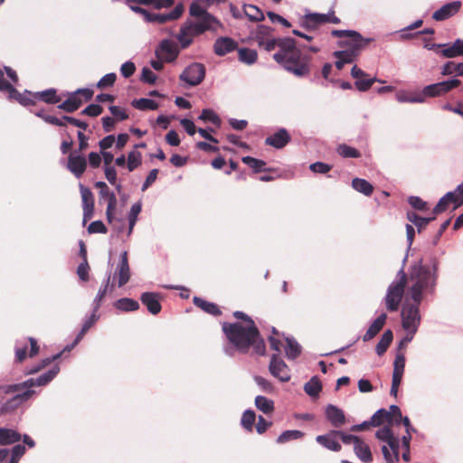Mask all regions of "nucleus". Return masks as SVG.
Here are the masks:
<instances>
[{
  "mask_svg": "<svg viewBox=\"0 0 463 463\" xmlns=\"http://www.w3.org/2000/svg\"><path fill=\"white\" fill-rule=\"evenodd\" d=\"M196 23L204 28V32H206V31L216 32L219 27L222 26L221 22L215 16L211 14L210 13L205 14L204 15L197 18Z\"/></svg>",
  "mask_w": 463,
  "mask_h": 463,
  "instance_id": "30",
  "label": "nucleus"
},
{
  "mask_svg": "<svg viewBox=\"0 0 463 463\" xmlns=\"http://www.w3.org/2000/svg\"><path fill=\"white\" fill-rule=\"evenodd\" d=\"M80 194L82 198V208H83V223L86 222L88 219H90L94 213V200L93 194L91 191L80 184Z\"/></svg>",
  "mask_w": 463,
  "mask_h": 463,
  "instance_id": "20",
  "label": "nucleus"
},
{
  "mask_svg": "<svg viewBox=\"0 0 463 463\" xmlns=\"http://www.w3.org/2000/svg\"><path fill=\"white\" fill-rule=\"evenodd\" d=\"M142 211V203L140 201L135 203L128 213V236H130L134 226L137 221V216Z\"/></svg>",
  "mask_w": 463,
  "mask_h": 463,
  "instance_id": "44",
  "label": "nucleus"
},
{
  "mask_svg": "<svg viewBox=\"0 0 463 463\" xmlns=\"http://www.w3.org/2000/svg\"><path fill=\"white\" fill-rule=\"evenodd\" d=\"M81 104V99L76 96V94H74L73 92L69 96V98L66 100H64L58 106V109H62L68 113H72L76 111Z\"/></svg>",
  "mask_w": 463,
  "mask_h": 463,
  "instance_id": "34",
  "label": "nucleus"
},
{
  "mask_svg": "<svg viewBox=\"0 0 463 463\" xmlns=\"http://www.w3.org/2000/svg\"><path fill=\"white\" fill-rule=\"evenodd\" d=\"M142 156L141 153L133 150L128 155V169L129 172L134 171L139 165H141Z\"/></svg>",
  "mask_w": 463,
  "mask_h": 463,
  "instance_id": "61",
  "label": "nucleus"
},
{
  "mask_svg": "<svg viewBox=\"0 0 463 463\" xmlns=\"http://www.w3.org/2000/svg\"><path fill=\"white\" fill-rule=\"evenodd\" d=\"M114 307L120 311L131 312V311L137 310L139 308V304L135 299L128 298H122L118 299L114 303Z\"/></svg>",
  "mask_w": 463,
  "mask_h": 463,
  "instance_id": "39",
  "label": "nucleus"
},
{
  "mask_svg": "<svg viewBox=\"0 0 463 463\" xmlns=\"http://www.w3.org/2000/svg\"><path fill=\"white\" fill-rule=\"evenodd\" d=\"M439 267V261L435 256H430L426 261L419 260L411 267L408 297L411 300L423 301L426 296L436 293Z\"/></svg>",
  "mask_w": 463,
  "mask_h": 463,
  "instance_id": "1",
  "label": "nucleus"
},
{
  "mask_svg": "<svg viewBox=\"0 0 463 463\" xmlns=\"http://www.w3.org/2000/svg\"><path fill=\"white\" fill-rule=\"evenodd\" d=\"M198 119L203 122H211L217 128H220L222 125L221 118L214 110L211 109H203L201 115L198 117Z\"/></svg>",
  "mask_w": 463,
  "mask_h": 463,
  "instance_id": "47",
  "label": "nucleus"
},
{
  "mask_svg": "<svg viewBox=\"0 0 463 463\" xmlns=\"http://www.w3.org/2000/svg\"><path fill=\"white\" fill-rule=\"evenodd\" d=\"M239 61L247 65H252L256 62L258 53L255 50L242 47L238 49Z\"/></svg>",
  "mask_w": 463,
  "mask_h": 463,
  "instance_id": "38",
  "label": "nucleus"
},
{
  "mask_svg": "<svg viewBox=\"0 0 463 463\" xmlns=\"http://www.w3.org/2000/svg\"><path fill=\"white\" fill-rule=\"evenodd\" d=\"M99 319V314H90L84 319L80 331L76 335L78 340H81L87 331Z\"/></svg>",
  "mask_w": 463,
  "mask_h": 463,
  "instance_id": "60",
  "label": "nucleus"
},
{
  "mask_svg": "<svg viewBox=\"0 0 463 463\" xmlns=\"http://www.w3.org/2000/svg\"><path fill=\"white\" fill-rule=\"evenodd\" d=\"M244 14L252 22H261L265 19L262 11L256 5H244Z\"/></svg>",
  "mask_w": 463,
  "mask_h": 463,
  "instance_id": "45",
  "label": "nucleus"
},
{
  "mask_svg": "<svg viewBox=\"0 0 463 463\" xmlns=\"http://www.w3.org/2000/svg\"><path fill=\"white\" fill-rule=\"evenodd\" d=\"M439 53L442 57L448 59L463 56V40L458 38L452 44L443 43Z\"/></svg>",
  "mask_w": 463,
  "mask_h": 463,
  "instance_id": "25",
  "label": "nucleus"
},
{
  "mask_svg": "<svg viewBox=\"0 0 463 463\" xmlns=\"http://www.w3.org/2000/svg\"><path fill=\"white\" fill-rule=\"evenodd\" d=\"M280 50L273 54V59L286 71L298 77H304L309 74V58L303 55L297 48L296 41L293 38L286 37L280 41Z\"/></svg>",
  "mask_w": 463,
  "mask_h": 463,
  "instance_id": "3",
  "label": "nucleus"
},
{
  "mask_svg": "<svg viewBox=\"0 0 463 463\" xmlns=\"http://www.w3.org/2000/svg\"><path fill=\"white\" fill-rule=\"evenodd\" d=\"M254 404L256 408L264 414H270L274 411V402L262 395H258L255 398Z\"/></svg>",
  "mask_w": 463,
  "mask_h": 463,
  "instance_id": "35",
  "label": "nucleus"
},
{
  "mask_svg": "<svg viewBox=\"0 0 463 463\" xmlns=\"http://www.w3.org/2000/svg\"><path fill=\"white\" fill-rule=\"evenodd\" d=\"M352 187L365 196H370L373 191V186L367 180L358 177L352 180Z\"/></svg>",
  "mask_w": 463,
  "mask_h": 463,
  "instance_id": "37",
  "label": "nucleus"
},
{
  "mask_svg": "<svg viewBox=\"0 0 463 463\" xmlns=\"http://www.w3.org/2000/svg\"><path fill=\"white\" fill-rule=\"evenodd\" d=\"M2 92H6L7 97L11 100H15L22 106H30L34 104L33 93L25 90L23 93L19 92L12 83L2 78Z\"/></svg>",
  "mask_w": 463,
  "mask_h": 463,
  "instance_id": "10",
  "label": "nucleus"
},
{
  "mask_svg": "<svg viewBox=\"0 0 463 463\" xmlns=\"http://www.w3.org/2000/svg\"><path fill=\"white\" fill-rule=\"evenodd\" d=\"M325 415L332 427L337 429L346 422L345 412L339 407L328 404L325 409Z\"/></svg>",
  "mask_w": 463,
  "mask_h": 463,
  "instance_id": "16",
  "label": "nucleus"
},
{
  "mask_svg": "<svg viewBox=\"0 0 463 463\" xmlns=\"http://www.w3.org/2000/svg\"><path fill=\"white\" fill-rule=\"evenodd\" d=\"M181 27L184 29L185 32L193 38L204 33V28L199 25L196 21H186L182 24Z\"/></svg>",
  "mask_w": 463,
  "mask_h": 463,
  "instance_id": "54",
  "label": "nucleus"
},
{
  "mask_svg": "<svg viewBox=\"0 0 463 463\" xmlns=\"http://www.w3.org/2000/svg\"><path fill=\"white\" fill-rule=\"evenodd\" d=\"M322 390V383L319 381L317 376H313L307 383L304 385L305 392L312 398L318 397L320 392Z\"/></svg>",
  "mask_w": 463,
  "mask_h": 463,
  "instance_id": "41",
  "label": "nucleus"
},
{
  "mask_svg": "<svg viewBox=\"0 0 463 463\" xmlns=\"http://www.w3.org/2000/svg\"><path fill=\"white\" fill-rule=\"evenodd\" d=\"M436 214L430 217H420L414 212H408L407 213V219L413 223L417 229L418 232H420L421 229L428 225L430 222L434 221L436 219Z\"/></svg>",
  "mask_w": 463,
  "mask_h": 463,
  "instance_id": "40",
  "label": "nucleus"
},
{
  "mask_svg": "<svg viewBox=\"0 0 463 463\" xmlns=\"http://www.w3.org/2000/svg\"><path fill=\"white\" fill-rule=\"evenodd\" d=\"M237 43L230 37H219L213 44L214 53L218 56H224L237 48Z\"/></svg>",
  "mask_w": 463,
  "mask_h": 463,
  "instance_id": "24",
  "label": "nucleus"
},
{
  "mask_svg": "<svg viewBox=\"0 0 463 463\" xmlns=\"http://www.w3.org/2000/svg\"><path fill=\"white\" fill-rule=\"evenodd\" d=\"M179 52V47L175 42L170 39H164L159 43L156 54L158 59L165 62H171L177 58Z\"/></svg>",
  "mask_w": 463,
  "mask_h": 463,
  "instance_id": "12",
  "label": "nucleus"
},
{
  "mask_svg": "<svg viewBox=\"0 0 463 463\" xmlns=\"http://www.w3.org/2000/svg\"><path fill=\"white\" fill-rule=\"evenodd\" d=\"M345 44L350 45V49L335 52L334 56L342 59L345 63H351L355 60L363 48H358L356 45H353L352 43H345Z\"/></svg>",
  "mask_w": 463,
  "mask_h": 463,
  "instance_id": "32",
  "label": "nucleus"
},
{
  "mask_svg": "<svg viewBox=\"0 0 463 463\" xmlns=\"http://www.w3.org/2000/svg\"><path fill=\"white\" fill-rule=\"evenodd\" d=\"M254 382L262 392L267 393H272L274 392V387L269 380L256 375L254 376Z\"/></svg>",
  "mask_w": 463,
  "mask_h": 463,
  "instance_id": "62",
  "label": "nucleus"
},
{
  "mask_svg": "<svg viewBox=\"0 0 463 463\" xmlns=\"http://www.w3.org/2000/svg\"><path fill=\"white\" fill-rule=\"evenodd\" d=\"M374 82L383 83V80L377 79L376 77L367 78L364 77L355 80L354 85L359 91L364 92L368 90Z\"/></svg>",
  "mask_w": 463,
  "mask_h": 463,
  "instance_id": "59",
  "label": "nucleus"
},
{
  "mask_svg": "<svg viewBox=\"0 0 463 463\" xmlns=\"http://www.w3.org/2000/svg\"><path fill=\"white\" fill-rule=\"evenodd\" d=\"M34 99H40L48 104H56L61 99L56 95L55 89H48L43 91L33 93Z\"/></svg>",
  "mask_w": 463,
  "mask_h": 463,
  "instance_id": "43",
  "label": "nucleus"
},
{
  "mask_svg": "<svg viewBox=\"0 0 463 463\" xmlns=\"http://www.w3.org/2000/svg\"><path fill=\"white\" fill-rule=\"evenodd\" d=\"M115 276L118 277V288H121L124 285H126L130 279V268L128 265L127 251H123L120 254V260H119V263L118 264V266L116 268Z\"/></svg>",
  "mask_w": 463,
  "mask_h": 463,
  "instance_id": "18",
  "label": "nucleus"
},
{
  "mask_svg": "<svg viewBox=\"0 0 463 463\" xmlns=\"http://www.w3.org/2000/svg\"><path fill=\"white\" fill-rule=\"evenodd\" d=\"M396 99L400 103H424L425 99L422 90L420 93L409 94L400 91L396 94Z\"/></svg>",
  "mask_w": 463,
  "mask_h": 463,
  "instance_id": "36",
  "label": "nucleus"
},
{
  "mask_svg": "<svg viewBox=\"0 0 463 463\" xmlns=\"http://www.w3.org/2000/svg\"><path fill=\"white\" fill-rule=\"evenodd\" d=\"M106 216L109 223L117 233H120L124 231L125 220L123 218L114 217L113 211L108 212V209H106Z\"/></svg>",
  "mask_w": 463,
  "mask_h": 463,
  "instance_id": "58",
  "label": "nucleus"
},
{
  "mask_svg": "<svg viewBox=\"0 0 463 463\" xmlns=\"http://www.w3.org/2000/svg\"><path fill=\"white\" fill-rule=\"evenodd\" d=\"M338 430H331L327 433L316 437V441L325 449L338 452L342 446L337 440Z\"/></svg>",
  "mask_w": 463,
  "mask_h": 463,
  "instance_id": "15",
  "label": "nucleus"
},
{
  "mask_svg": "<svg viewBox=\"0 0 463 463\" xmlns=\"http://www.w3.org/2000/svg\"><path fill=\"white\" fill-rule=\"evenodd\" d=\"M355 456L363 462L368 463L373 460V455L370 447L361 439L354 445Z\"/></svg>",
  "mask_w": 463,
  "mask_h": 463,
  "instance_id": "28",
  "label": "nucleus"
},
{
  "mask_svg": "<svg viewBox=\"0 0 463 463\" xmlns=\"http://www.w3.org/2000/svg\"><path fill=\"white\" fill-rule=\"evenodd\" d=\"M160 295L155 292H144L140 296V300L152 315H157L161 311V304L159 302Z\"/></svg>",
  "mask_w": 463,
  "mask_h": 463,
  "instance_id": "23",
  "label": "nucleus"
},
{
  "mask_svg": "<svg viewBox=\"0 0 463 463\" xmlns=\"http://www.w3.org/2000/svg\"><path fill=\"white\" fill-rule=\"evenodd\" d=\"M183 12L184 5L182 4H178L171 12L166 14L150 13L147 22L163 24L168 21L178 19L182 15Z\"/></svg>",
  "mask_w": 463,
  "mask_h": 463,
  "instance_id": "17",
  "label": "nucleus"
},
{
  "mask_svg": "<svg viewBox=\"0 0 463 463\" xmlns=\"http://www.w3.org/2000/svg\"><path fill=\"white\" fill-rule=\"evenodd\" d=\"M371 419L373 421L375 427L381 426L383 422L392 423L391 412H388V411L385 409H379L376 411Z\"/></svg>",
  "mask_w": 463,
  "mask_h": 463,
  "instance_id": "57",
  "label": "nucleus"
},
{
  "mask_svg": "<svg viewBox=\"0 0 463 463\" xmlns=\"http://www.w3.org/2000/svg\"><path fill=\"white\" fill-rule=\"evenodd\" d=\"M327 21L328 14L313 13L306 15L305 23L307 24V26L314 27L317 24L327 23Z\"/></svg>",
  "mask_w": 463,
  "mask_h": 463,
  "instance_id": "55",
  "label": "nucleus"
},
{
  "mask_svg": "<svg viewBox=\"0 0 463 463\" xmlns=\"http://www.w3.org/2000/svg\"><path fill=\"white\" fill-rule=\"evenodd\" d=\"M132 106L139 110H156L158 108L157 102L147 98L134 99L132 101Z\"/></svg>",
  "mask_w": 463,
  "mask_h": 463,
  "instance_id": "49",
  "label": "nucleus"
},
{
  "mask_svg": "<svg viewBox=\"0 0 463 463\" xmlns=\"http://www.w3.org/2000/svg\"><path fill=\"white\" fill-rule=\"evenodd\" d=\"M193 302L207 314L213 316H220L222 314L220 307L215 303L208 302L199 297H194Z\"/></svg>",
  "mask_w": 463,
  "mask_h": 463,
  "instance_id": "33",
  "label": "nucleus"
},
{
  "mask_svg": "<svg viewBox=\"0 0 463 463\" xmlns=\"http://www.w3.org/2000/svg\"><path fill=\"white\" fill-rule=\"evenodd\" d=\"M22 436L19 432L12 429L2 428V445L15 444L19 442Z\"/></svg>",
  "mask_w": 463,
  "mask_h": 463,
  "instance_id": "50",
  "label": "nucleus"
},
{
  "mask_svg": "<svg viewBox=\"0 0 463 463\" xmlns=\"http://www.w3.org/2000/svg\"><path fill=\"white\" fill-rule=\"evenodd\" d=\"M291 140V137L288 130L284 128H279L273 135L265 139V144L276 149L285 147Z\"/></svg>",
  "mask_w": 463,
  "mask_h": 463,
  "instance_id": "19",
  "label": "nucleus"
},
{
  "mask_svg": "<svg viewBox=\"0 0 463 463\" xmlns=\"http://www.w3.org/2000/svg\"><path fill=\"white\" fill-rule=\"evenodd\" d=\"M67 167L77 178H80L87 167L86 158L81 155L71 154L68 157Z\"/></svg>",
  "mask_w": 463,
  "mask_h": 463,
  "instance_id": "22",
  "label": "nucleus"
},
{
  "mask_svg": "<svg viewBox=\"0 0 463 463\" xmlns=\"http://www.w3.org/2000/svg\"><path fill=\"white\" fill-rule=\"evenodd\" d=\"M205 77V67L199 62L191 63L182 74L180 80L191 87L199 85Z\"/></svg>",
  "mask_w": 463,
  "mask_h": 463,
  "instance_id": "9",
  "label": "nucleus"
},
{
  "mask_svg": "<svg viewBox=\"0 0 463 463\" xmlns=\"http://www.w3.org/2000/svg\"><path fill=\"white\" fill-rule=\"evenodd\" d=\"M406 283L407 275L403 268H402L397 272L394 280L389 285L384 297V303L388 311L395 312L399 309L404 295Z\"/></svg>",
  "mask_w": 463,
  "mask_h": 463,
  "instance_id": "4",
  "label": "nucleus"
},
{
  "mask_svg": "<svg viewBox=\"0 0 463 463\" xmlns=\"http://www.w3.org/2000/svg\"><path fill=\"white\" fill-rule=\"evenodd\" d=\"M304 436V433L300 430H289L283 431L278 438V443H286L290 440L301 439Z\"/></svg>",
  "mask_w": 463,
  "mask_h": 463,
  "instance_id": "56",
  "label": "nucleus"
},
{
  "mask_svg": "<svg viewBox=\"0 0 463 463\" xmlns=\"http://www.w3.org/2000/svg\"><path fill=\"white\" fill-rule=\"evenodd\" d=\"M30 392H21L13 384L2 385V414L16 411L28 400Z\"/></svg>",
  "mask_w": 463,
  "mask_h": 463,
  "instance_id": "6",
  "label": "nucleus"
},
{
  "mask_svg": "<svg viewBox=\"0 0 463 463\" xmlns=\"http://www.w3.org/2000/svg\"><path fill=\"white\" fill-rule=\"evenodd\" d=\"M405 367V356L402 353H397L393 362L392 373L402 374Z\"/></svg>",
  "mask_w": 463,
  "mask_h": 463,
  "instance_id": "63",
  "label": "nucleus"
},
{
  "mask_svg": "<svg viewBox=\"0 0 463 463\" xmlns=\"http://www.w3.org/2000/svg\"><path fill=\"white\" fill-rule=\"evenodd\" d=\"M256 420V414L253 410H246L241 416V425L248 431H251Z\"/></svg>",
  "mask_w": 463,
  "mask_h": 463,
  "instance_id": "52",
  "label": "nucleus"
},
{
  "mask_svg": "<svg viewBox=\"0 0 463 463\" xmlns=\"http://www.w3.org/2000/svg\"><path fill=\"white\" fill-rule=\"evenodd\" d=\"M59 372V364H54L50 370L34 378V387L46 386L58 375Z\"/></svg>",
  "mask_w": 463,
  "mask_h": 463,
  "instance_id": "29",
  "label": "nucleus"
},
{
  "mask_svg": "<svg viewBox=\"0 0 463 463\" xmlns=\"http://www.w3.org/2000/svg\"><path fill=\"white\" fill-rule=\"evenodd\" d=\"M336 151L342 157L345 158H358L361 156V153L356 148L346 144L339 145Z\"/></svg>",
  "mask_w": 463,
  "mask_h": 463,
  "instance_id": "53",
  "label": "nucleus"
},
{
  "mask_svg": "<svg viewBox=\"0 0 463 463\" xmlns=\"http://www.w3.org/2000/svg\"><path fill=\"white\" fill-rule=\"evenodd\" d=\"M241 161L249 167H250L254 173H260L269 170L268 168L265 167L266 162L263 160L257 159L250 156H246L241 158Z\"/></svg>",
  "mask_w": 463,
  "mask_h": 463,
  "instance_id": "46",
  "label": "nucleus"
},
{
  "mask_svg": "<svg viewBox=\"0 0 463 463\" xmlns=\"http://www.w3.org/2000/svg\"><path fill=\"white\" fill-rule=\"evenodd\" d=\"M460 84V80L458 79H450L440 82L433 83L425 86L422 89L424 99L434 98L442 96L452 89L458 87Z\"/></svg>",
  "mask_w": 463,
  "mask_h": 463,
  "instance_id": "11",
  "label": "nucleus"
},
{
  "mask_svg": "<svg viewBox=\"0 0 463 463\" xmlns=\"http://www.w3.org/2000/svg\"><path fill=\"white\" fill-rule=\"evenodd\" d=\"M269 371L273 377L279 379L282 383H287L290 380L288 365L279 357L278 354H273L271 355Z\"/></svg>",
  "mask_w": 463,
  "mask_h": 463,
  "instance_id": "13",
  "label": "nucleus"
},
{
  "mask_svg": "<svg viewBox=\"0 0 463 463\" xmlns=\"http://www.w3.org/2000/svg\"><path fill=\"white\" fill-rule=\"evenodd\" d=\"M201 5L202 4L197 1L193 2L189 8L190 15L199 18V17L204 15L205 14H208V12L206 10L207 7H205V5L202 6Z\"/></svg>",
  "mask_w": 463,
  "mask_h": 463,
  "instance_id": "64",
  "label": "nucleus"
},
{
  "mask_svg": "<svg viewBox=\"0 0 463 463\" xmlns=\"http://www.w3.org/2000/svg\"><path fill=\"white\" fill-rule=\"evenodd\" d=\"M332 34L336 37H349V43H352L353 45H356L358 48H364L372 41L371 38H364L358 32L353 30H333Z\"/></svg>",
  "mask_w": 463,
  "mask_h": 463,
  "instance_id": "21",
  "label": "nucleus"
},
{
  "mask_svg": "<svg viewBox=\"0 0 463 463\" xmlns=\"http://www.w3.org/2000/svg\"><path fill=\"white\" fill-rule=\"evenodd\" d=\"M392 339H393L392 331L391 329H387L382 335V337L375 347V352L379 356L383 355L386 352V350L388 349L389 345H391Z\"/></svg>",
  "mask_w": 463,
  "mask_h": 463,
  "instance_id": "42",
  "label": "nucleus"
},
{
  "mask_svg": "<svg viewBox=\"0 0 463 463\" xmlns=\"http://www.w3.org/2000/svg\"><path fill=\"white\" fill-rule=\"evenodd\" d=\"M23 444L17 443L9 449H2V463H18L26 452L27 446L30 449L35 447V441L27 434L23 437Z\"/></svg>",
  "mask_w": 463,
  "mask_h": 463,
  "instance_id": "7",
  "label": "nucleus"
},
{
  "mask_svg": "<svg viewBox=\"0 0 463 463\" xmlns=\"http://www.w3.org/2000/svg\"><path fill=\"white\" fill-rule=\"evenodd\" d=\"M96 187L99 188V195L102 198L108 199V212L114 211L117 204V198L113 192L109 191V186L103 181H99L96 183Z\"/></svg>",
  "mask_w": 463,
  "mask_h": 463,
  "instance_id": "27",
  "label": "nucleus"
},
{
  "mask_svg": "<svg viewBox=\"0 0 463 463\" xmlns=\"http://www.w3.org/2000/svg\"><path fill=\"white\" fill-rule=\"evenodd\" d=\"M387 318V315L385 313H382L369 326L367 331L363 336V341L368 342L372 340L383 327L385 321Z\"/></svg>",
  "mask_w": 463,
  "mask_h": 463,
  "instance_id": "26",
  "label": "nucleus"
},
{
  "mask_svg": "<svg viewBox=\"0 0 463 463\" xmlns=\"http://www.w3.org/2000/svg\"><path fill=\"white\" fill-rule=\"evenodd\" d=\"M375 437L380 441L384 442L383 446H387V451L391 458L400 456V439L396 437L389 426H383L375 432Z\"/></svg>",
  "mask_w": 463,
  "mask_h": 463,
  "instance_id": "8",
  "label": "nucleus"
},
{
  "mask_svg": "<svg viewBox=\"0 0 463 463\" xmlns=\"http://www.w3.org/2000/svg\"><path fill=\"white\" fill-rule=\"evenodd\" d=\"M285 354L288 359L294 360L301 354L302 347L298 342L292 336L286 337Z\"/></svg>",
  "mask_w": 463,
  "mask_h": 463,
  "instance_id": "31",
  "label": "nucleus"
},
{
  "mask_svg": "<svg viewBox=\"0 0 463 463\" xmlns=\"http://www.w3.org/2000/svg\"><path fill=\"white\" fill-rule=\"evenodd\" d=\"M461 5L462 3L459 0L447 3L433 13L432 18L436 21H445L457 14L460 10Z\"/></svg>",
  "mask_w": 463,
  "mask_h": 463,
  "instance_id": "14",
  "label": "nucleus"
},
{
  "mask_svg": "<svg viewBox=\"0 0 463 463\" xmlns=\"http://www.w3.org/2000/svg\"><path fill=\"white\" fill-rule=\"evenodd\" d=\"M440 73L443 76H449L453 73H456L458 76H463V62L455 63L448 61L441 67Z\"/></svg>",
  "mask_w": 463,
  "mask_h": 463,
  "instance_id": "48",
  "label": "nucleus"
},
{
  "mask_svg": "<svg viewBox=\"0 0 463 463\" xmlns=\"http://www.w3.org/2000/svg\"><path fill=\"white\" fill-rule=\"evenodd\" d=\"M422 301L411 300L408 296L401 310L402 326L404 330L417 332L421 321L420 306Z\"/></svg>",
  "mask_w": 463,
  "mask_h": 463,
  "instance_id": "5",
  "label": "nucleus"
},
{
  "mask_svg": "<svg viewBox=\"0 0 463 463\" xmlns=\"http://www.w3.org/2000/svg\"><path fill=\"white\" fill-rule=\"evenodd\" d=\"M222 332L228 341L240 353L247 354L252 348L255 354H265V342L255 322H251V325H243L240 322H224L222 323Z\"/></svg>",
  "mask_w": 463,
  "mask_h": 463,
  "instance_id": "2",
  "label": "nucleus"
},
{
  "mask_svg": "<svg viewBox=\"0 0 463 463\" xmlns=\"http://www.w3.org/2000/svg\"><path fill=\"white\" fill-rule=\"evenodd\" d=\"M13 388L18 390L21 392L29 391L30 394L28 395V400H30L33 395L37 394V392L33 389L34 377L29 378L19 383H13Z\"/></svg>",
  "mask_w": 463,
  "mask_h": 463,
  "instance_id": "51",
  "label": "nucleus"
}]
</instances>
